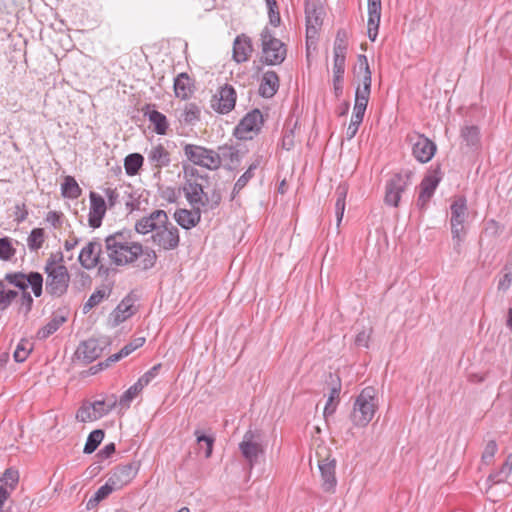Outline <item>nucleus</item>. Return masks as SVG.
I'll list each match as a JSON object with an SVG mask.
<instances>
[{"label": "nucleus", "instance_id": "423d86ee", "mask_svg": "<svg viewBox=\"0 0 512 512\" xmlns=\"http://www.w3.org/2000/svg\"><path fill=\"white\" fill-rule=\"evenodd\" d=\"M261 42L263 59L267 65H279L285 60L287 54L285 44L275 38L268 29L261 33Z\"/></svg>", "mask_w": 512, "mask_h": 512}, {"label": "nucleus", "instance_id": "5fc2aeb1", "mask_svg": "<svg viewBox=\"0 0 512 512\" xmlns=\"http://www.w3.org/2000/svg\"><path fill=\"white\" fill-rule=\"evenodd\" d=\"M200 117V109L194 103H188L185 106V109L181 115L182 120L185 123L191 124L197 121Z\"/></svg>", "mask_w": 512, "mask_h": 512}, {"label": "nucleus", "instance_id": "603ef678", "mask_svg": "<svg viewBox=\"0 0 512 512\" xmlns=\"http://www.w3.org/2000/svg\"><path fill=\"white\" fill-rule=\"evenodd\" d=\"M64 267L66 266L64 265V256L62 252L51 253L45 262L44 272Z\"/></svg>", "mask_w": 512, "mask_h": 512}, {"label": "nucleus", "instance_id": "bf43d9fd", "mask_svg": "<svg viewBox=\"0 0 512 512\" xmlns=\"http://www.w3.org/2000/svg\"><path fill=\"white\" fill-rule=\"evenodd\" d=\"M162 365L160 363L151 367L147 372H145L137 381L139 385L143 388L146 387L156 376L159 374Z\"/></svg>", "mask_w": 512, "mask_h": 512}, {"label": "nucleus", "instance_id": "4d7b16f0", "mask_svg": "<svg viewBox=\"0 0 512 512\" xmlns=\"http://www.w3.org/2000/svg\"><path fill=\"white\" fill-rule=\"evenodd\" d=\"M334 59H340V61L346 60L347 41L340 39V34L336 35L334 42Z\"/></svg>", "mask_w": 512, "mask_h": 512}, {"label": "nucleus", "instance_id": "5701e85b", "mask_svg": "<svg viewBox=\"0 0 512 512\" xmlns=\"http://www.w3.org/2000/svg\"><path fill=\"white\" fill-rule=\"evenodd\" d=\"M103 353V346L99 340L90 338L80 343L76 350V357L85 364L92 363Z\"/></svg>", "mask_w": 512, "mask_h": 512}, {"label": "nucleus", "instance_id": "774afa93", "mask_svg": "<svg viewBox=\"0 0 512 512\" xmlns=\"http://www.w3.org/2000/svg\"><path fill=\"white\" fill-rule=\"evenodd\" d=\"M105 196L107 198V206L109 208H113L117 203H118V200H119V193L117 191V189L115 188H107L105 189Z\"/></svg>", "mask_w": 512, "mask_h": 512}, {"label": "nucleus", "instance_id": "13d9d810", "mask_svg": "<svg viewBox=\"0 0 512 512\" xmlns=\"http://www.w3.org/2000/svg\"><path fill=\"white\" fill-rule=\"evenodd\" d=\"M124 357H127V355L123 354V349H121L119 352L109 356L105 362H101L95 366H92L90 371L92 374H96L99 370L107 368L111 363H115Z\"/></svg>", "mask_w": 512, "mask_h": 512}, {"label": "nucleus", "instance_id": "de8ad7c7", "mask_svg": "<svg viewBox=\"0 0 512 512\" xmlns=\"http://www.w3.org/2000/svg\"><path fill=\"white\" fill-rule=\"evenodd\" d=\"M452 232V240H453V251L456 255L455 259L461 257V255L465 252V239L467 230H451Z\"/></svg>", "mask_w": 512, "mask_h": 512}, {"label": "nucleus", "instance_id": "412c9836", "mask_svg": "<svg viewBox=\"0 0 512 512\" xmlns=\"http://www.w3.org/2000/svg\"><path fill=\"white\" fill-rule=\"evenodd\" d=\"M450 211L452 214L450 218L451 230H467L465 225L468 217L466 198L463 196L455 198L450 205Z\"/></svg>", "mask_w": 512, "mask_h": 512}, {"label": "nucleus", "instance_id": "7c9ffc66", "mask_svg": "<svg viewBox=\"0 0 512 512\" xmlns=\"http://www.w3.org/2000/svg\"><path fill=\"white\" fill-rule=\"evenodd\" d=\"M279 88V77L274 71H267L263 74L260 86L259 94L264 98L273 97Z\"/></svg>", "mask_w": 512, "mask_h": 512}, {"label": "nucleus", "instance_id": "bb28decb", "mask_svg": "<svg viewBox=\"0 0 512 512\" xmlns=\"http://www.w3.org/2000/svg\"><path fill=\"white\" fill-rule=\"evenodd\" d=\"M381 18V0H368V37L375 41Z\"/></svg>", "mask_w": 512, "mask_h": 512}, {"label": "nucleus", "instance_id": "864d4df0", "mask_svg": "<svg viewBox=\"0 0 512 512\" xmlns=\"http://www.w3.org/2000/svg\"><path fill=\"white\" fill-rule=\"evenodd\" d=\"M16 253L15 248L8 237L0 238V259L3 261L11 260Z\"/></svg>", "mask_w": 512, "mask_h": 512}, {"label": "nucleus", "instance_id": "c85d7f7f", "mask_svg": "<svg viewBox=\"0 0 512 512\" xmlns=\"http://www.w3.org/2000/svg\"><path fill=\"white\" fill-rule=\"evenodd\" d=\"M174 218L178 225L189 230L200 222V208H193V210L177 209L174 213Z\"/></svg>", "mask_w": 512, "mask_h": 512}, {"label": "nucleus", "instance_id": "0e129e2a", "mask_svg": "<svg viewBox=\"0 0 512 512\" xmlns=\"http://www.w3.org/2000/svg\"><path fill=\"white\" fill-rule=\"evenodd\" d=\"M145 337H136L126 344L123 349V354L130 355L136 349L142 347L145 343Z\"/></svg>", "mask_w": 512, "mask_h": 512}, {"label": "nucleus", "instance_id": "09e8293b", "mask_svg": "<svg viewBox=\"0 0 512 512\" xmlns=\"http://www.w3.org/2000/svg\"><path fill=\"white\" fill-rule=\"evenodd\" d=\"M512 284V259L509 260L501 271V277L498 282V290L506 292Z\"/></svg>", "mask_w": 512, "mask_h": 512}, {"label": "nucleus", "instance_id": "39448f33", "mask_svg": "<svg viewBox=\"0 0 512 512\" xmlns=\"http://www.w3.org/2000/svg\"><path fill=\"white\" fill-rule=\"evenodd\" d=\"M183 151L186 158L194 165L208 170H217L220 168L217 151L213 149L196 144H185Z\"/></svg>", "mask_w": 512, "mask_h": 512}, {"label": "nucleus", "instance_id": "473e14b6", "mask_svg": "<svg viewBox=\"0 0 512 512\" xmlns=\"http://www.w3.org/2000/svg\"><path fill=\"white\" fill-rule=\"evenodd\" d=\"M134 314L133 303L129 297L124 298L111 313L115 326L126 321Z\"/></svg>", "mask_w": 512, "mask_h": 512}, {"label": "nucleus", "instance_id": "f3484780", "mask_svg": "<svg viewBox=\"0 0 512 512\" xmlns=\"http://www.w3.org/2000/svg\"><path fill=\"white\" fill-rule=\"evenodd\" d=\"M236 103V91L229 85L222 86L212 100V108L221 114L229 113Z\"/></svg>", "mask_w": 512, "mask_h": 512}, {"label": "nucleus", "instance_id": "c9c22d12", "mask_svg": "<svg viewBox=\"0 0 512 512\" xmlns=\"http://www.w3.org/2000/svg\"><path fill=\"white\" fill-rule=\"evenodd\" d=\"M345 72V61L334 59L333 63V89L336 97L343 93V77Z\"/></svg>", "mask_w": 512, "mask_h": 512}, {"label": "nucleus", "instance_id": "6ab92c4d", "mask_svg": "<svg viewBox=\"0 0 512 512\" xmlns=\"http://www.w3.org/2000/svg\"><path fill=\"white\" fill-rule=\"evenodd\" d=\"M186 199L193 208L209 205V198L203 190V185L197 179H188L183 187Z\"/></svg>", "mask_w": 512, "mask_h": 512}, {"label": "nucleus", "instance_id": "ea45409f", "mask_svg": "<svg viewBox=\"0 0 512 512\" xmlns=\"http://www.w3.org/2000/svg\"><path fill=\"white\" fill-rule=\"evenodd\" d=\"M512 472V453L506 457L505 462L501 466L500 470L496 473L490 474L488 481L493 484L501 483L506 481Z\"/></svg>", "mask_w": 512, "mask_h": 512}, {"label": "nucleus", "instance_id": "b1692460", "mask_svg": "<svg viewBox=\"0 0 512 512\" xmlns=\"http://www.w3.org/2000/svg\"><path fill=\"white\" fill-rule=\"evenodd\" d=\"M305 14L307 23V36L316 34L317 28L323 22V8L316 1H306Z\"/></svg>", "mask_w": 512, "mask_h": 512}, {"label": "nucleus", "instance_id": "3c124183", "mask_svg": "<svg viewBox=\"0 0 512 512\" xmlns=\"http://www.w3.org/2000/svg\"><path fill=\"white\" fill-rule=\"evenodd\" d=\"M143 390V387L139 385L137 381L131 387L126 390L119 399V404L123 407H129L131 401Z\"/></svg>", "mask_w": 512, "mask_h": 512}, {"label": "nucleus", "instance_id": "c756f323", "mask_svg": "<svg viewBox=\"0 0 512 512\" xmlns=\"http://www.w3.org/2000/svg\"><path fill=\"white\" fill-rule=\"evenodd\" d=\"M263 156L256 155L247 170L238 178L234 184L232 196L233 198L248 184V182L254 177L255 171L262 165Z\"/></svg>", "mask_w": 512, "mask_h": 512}, {"label": "nucleus", "instance_id": "393cba45", "mask_svg": "<svg viewBox=\"0 0 512 512\" xmlns=\"http://www.w3.org/2000/svg\"><path fill=\"white\" fill-rule=\"evenodd\" d=\"M220 166L224 162V166L228 170H235L239 167L242 159L240 150L232 145H222L217 151Z\"/></svg>", "mask_w": 512, "mask_h": 512}, {"label": "nucleus", "instance_id": "dca6fc26", "mask_svg": "<svg viewBox=\"0 0 512 512\" xmlns=\"http://www.w3.org/2000/svg\"><path fill=\"white\" fill-rule=\"evenodd\" d=\"M168 224V215L164 210H154L148 216H144L135 223V230L139 234L157 232L162 226Z\"/></svg>", "mask_w": 512, "mask_h": 512}, {"label": "nucleus", "instance_id": "4be33fe9", "mask_svg": "<svg viewBox=\"0 0 512 512\" xmlns=\"http://www.w3.org/2000/svg\"><path fill=\"white\" fill-rule=\"evenodd\" d=\"M90 207L88 215V223L92 228H99L102 224V220L105 216L107 205L104 198L95 193L90 192Z\"/></svg>", "mask_w": 512, "mask_h": 512}, {"label": "nucleus", "instance_id": "58836bf2", "mask_svg": "<svg viewBox=\"0 0 512 512\" xmlns=\"http://www.w3.org/2000/svg\"><path fill=\"white\" fill-rule=\"evenodd\" d=\"M144 163V157L139 153H132L125 157L124 168L128 176H135L139 173Z\"/></svg>", "mask_w": 512, "mask_h": 512}, {"label": "nucleus", "instance_id": "cd10ccee", "mask_svg": "<svg viewBox=\"0 0 512 512\" xmlns=\"http://www.w3.org/2000/svg\"><path fill=\"white\" fill-rule=\"evenodd\" d=\"M147 158L152 166L157 169V173H160L162 168L168 167L171 163L170 152L162 144L152 146L147 153Z\"/></svg>", "mask_w": 512, "mask_h": 512}, {"label": "nucleus", "instance_id": "4c0bfd02", "mask_svg": "<svg viewBox=\"0 0 512 512\" xmlns=\"http://www.w3.org/2000/svg\"><path fill=\"white\" fill-rule=\"evenodd\" d=\"M82 193V189L72 176H66L61 185V194L64 198L77 199Z\"/></svg>", "mask_w": 512, "mask_h": 512}, {"label": "nucleus", "instance_id": "f8f14e48", "mask_svg": "<svg viewBox=\"0 0 512 512\" xmlns=\"http://www.w3.org/2000/svg\"><path fill=\"white\" fill-rule=\"evenodd\" d=\"M442 179L439 170L429 172L421 181L419 185V195L417 198V206L420 209H426L427 205L435 193L437 186Z\"/></svg>", "mask_w": 512, "mask_h": 512}, {"label": "nucleus", "instance_id": "49530a36", "mask_svg": "<svg viewBox=\"0 0 512 512\" xmlns=\"http://www.w3.org/2000/svg\"><path fill=\"white\" fill-rule=\"evenodd\" d=\"M33 350V344L28 339H21L16 346L13 357L16 362H24Z\"/></svg>", "mask_w": 512, "mask_h": 512}, {"label": "nucleus", "instance_id": "72a5a7b5", "mask_svg": "<svg viewBox=\"0 0 512 512\" xmlns=\"http://www.w3.org/2000/svg\"><path fill=\"white\" fill-rule=\"evenodd\" d=\"M176 97L186 100L192 94V80L187 73H180L174 80Z\"/></svg>", "mask_w": 512, "mask_h": 512}, {"label": "nucleus", "instance_id": "680f3d73", "mask_svg": "<svg viewBox=\"0 0 512 512\" xmlns=\"http://www.w3.org/2000/svg\"><path fill=\"white\" fill-rule=\"evenodd\" d=\"M497 449V443L494 440L488 441L482 454V460L485 463H490L495 456Z\"/></svg>", "mask_w": 512, "mask_h": 512}, {"label": "nucleus", "instance_id": "a211bd4d", "mask_svg": "<svg viewBox=\"0 0 512 512\" xmlns=\"http://www.w3.org/2000/svg\"><path fill=\"white\" fill-rule=\"evenodd\" d=\"M322 489L327 493H334L337 486L336 478V460L334 458H325L319 461L318 464Z\"/></svg>", "mask_w": 512, "mask_h": 512}, {"label": "nucleus", "instance_id": "6e6552de", "mask_svg": "<svg viewBox=\"0 0 512 512\" xmlns=\"http://www.w3.org/2000/svg\"><path fill=\"white\" fill-rule=\"evenodd\" d=\"M264 123L259 109L248 112L235 127L234 135L240 140H251L258 135Z\"/></svg>", "mask_w": 512, "mask_h": 512}, {"label": "nucleus", "instance_id": "f03ea898", "mask_svg": "<svg viewBox=\"0 0 512 512\" xmlns=\"http://www.w3.org/2000/svg\"><path fill=\"white\" fill-rule=\"evenodd\" d=\"M4 281L21 290L20 310L23 311L24 315H28L32 310L34 300L27 289L31 287L34 296L40 297L43 293L44 279L42 274L36 271L29 273L9 272L5 274Z\"/></svg>", "mask_w": 512, "mask_h": 512}, {"label": "nucleus", "instance_id": "9b49d317", "mask_svg": "<svg viewBox=\"0 0 512 512\" xmlns=\"http://www.w3.org/2000/svg\"><path fill=\"white\" fill-rule=\"evenodd\" d=\"M411 172L394 174L385 186L384 202L386 205L397 207L399 205L401 195L409 185Z\"/></svg>", "mask_w": 512, "mask_h": 512}, {"label": "nucleus", "instance_id": "9d476101", "mask_svg": "<svg viewBox=\"0 0 512 512\" xmlns=\"http://www.w3.org/2000/svg\"><path fill=\"white\" fill-rule=\"evenodd\" d=\"M46 274L45 289L52 297H62L67 293L70 284V274L67 267L53 269Z\"/></svg>", "mask_w": 512, "mask_h": 512}, {"label": "nucleus", "instance_id": "a18cd8bd", "mask_svg": "<svg viewBox=\"0 0 512 512\" xmlns=\"http://www.w3.org/2000/svg\"><path fill=\"white\" fill-rule=\"evenodd\" d=\"M19 481V472L17 469L10 467L5 470L0 478V485L8 492L13 490Z\"/></svg>", "mask_w": 512, "mask_h": 512}, {"label": "nucleus", "instance_id": "052dcab7", "mask_svg": "<svg viewBox=\"0 0 512 512\" xmlns=\"http://www.w3.org/2000/svg\"><path fill=\"white\" fill-rule=\"evenodd\" d=\"M194 435L196 436L198 444H201L202 442L205 443V445H206L205 457L206 458L211 457L212 452H213V445L215 442L214 437L203 435L200 433L199 430H195Z\"/></svg>", "mask_w": 512, "mask_h": 512}, {"label": "nucleus", "instance_id": "7ed1b4c3", "mask_svg": "<svg viewBox=\"0 0 512 512\" xmlns=\"http://www.w3.org/2000/svg\"><path fill=\"white\" fill-rule=\"evenodd\" d=\"M377 409L376 389L372 386L365 387L354 401L351 421L357 427H365L371 422Z\"/></svg>", "mask_w": 512, "mask_h": 512}, {"label": "nucleus", "instance_id": "a878e982", "mask_svg": "<svg viewBox=\"0 0 512 512\" xmlns=\"http://www.w3.org/2000/svg\"><path fill=\"white\" fill-rule=\"evenodd\" d=\"M253 52L251 39L245 34L238 35L233 43L232 58L237 63H243L249 60Z\"/></svg>", "mask_w": 512, "mask_h": 512}, {"label": "nucleus", "instance_id": "aec40b11", "mask_svg": "<svg viewBox=\"0 0 512 512\" xmlns=\"http://www.w3.org/2000/svg\"><path fill=\"white\" fill-rule=\"evenodd\" d=\"M102 245L98 241H90L80 251L78 260L81 266L91 270L101 264Z\"/></svg>", "mask_w": 512, "mask_h": 512}, {"label": "nucleus", "instance_id": "2f4dec72", "mask_svg": "<svg viewBox=\"0 0 512 512\" xmlns=\"http://www.w3.org/2000/svg\"><path fill=\"white\" fill-rule=\"evenodd\" d=\"M144 115L148 118L154 127V131L159 135H165L168 130V121L166 116L153 109L150 105L146 107Z\"/></svg>", "mask_w": 512, "mask_h": 512}, {"label": "nucleus", "instance_id": "0eeeda50", "mask_svg": "<svg viewBox=\"0 0 512 512\" xmlns=\"http://www.w3.org/2000/svg\"><path fill=\"white\" fill-rule=\"evenodd\" d=\"M406 140L411 145L413 157L420 163L429 162L436 152V144L423 134L410 132Z\"/></svg>", "mask_w": 512, "mask_h": 512}, {"label": "nucleus", "instance_id": "a19ab883", "mask_svg": "<svg viewBox=\"0 0 512 512\" xmlns=\"http://www.w3.org/2000/svg\"><path fill=\"white\" fill-rule=\"evenodd\" d=\"M45 242V231L43 228H34L27 238V246L30 251L37 252Z\"/></svg>", "mask_w": 512, "mask_h": 512}, {"label": "nucleus", "instance_id": "e433bc0d", "mask_svg": "<svg viewBox=\"0 0 512 512\" xmlns=\"http://www.w3.org/2000/svg\"><path fill=\"white\" fill-rule=\"evenodd\" d=\"M65 322L66 317L62 315H54L45 326L38 330L37 338L40 340L47 339L50 335L55 333Z\"/></svg>", "mask_w": 512, "mask_h": 512}, {"label": "nucleus", "instance_id": "79ce46f5", "mask_svg": "<svg viewBox=\"0 0 512 512\" xmlns=\"http://www.w3.org/2000/svg\"><path fill=\"white\" fill-rule=\"evenodd\" d=\"M461 136H462V139H463V142H465V144L472 148V149H477L478 146H479V142H480V137H479V129L477 126H466L462 129V132H461Z\"/></svg>", "mask_w": 512, "mask_h": 512}, {"label": "nucleus", "instance_id": "ddd939ff", "mask_svg": "<svg viewBox=\"0 0 512 512\" xmlns=\"http://www.w3.org/2000/svg\"><path fill=\"white\" fill-rule=\"evenodd\" d=\"M139 463L134 461L116 466L110 473L109 480L119 490L129 484L139 471Z\"/></svg>", "mask_w": 512, "mask_h": 512}, {"label": "nucleus", "instance_id": "8fccbe9b", "mask_svg": "<svg viewBox=\"0 0 512 512\" xmlns=\"http://www.w3.org/2000/svg\"><path fill=\"white\" fill-rule=\"evenodd\" d=\"M17 296V291L11 289L7 290L4 281L0 280V310H6Z\"/></svg>", "mask_w": 512, "mask_h": 512}, {"label": "nucleus", "instance_id": "37998d69", "mask_svg": "<svg viewBox=\"0 0 512 512\" xmlns=\"http://www.w3.org/2000/svg\"><path fill=\"white\" fill-rule=\"evenodd\" d=\"M341 391V384L338 383L337 385L333 386L330 389L329 397L326 402V405L324 407V416L328 417L335 413L337 405L339 403V396Z\"/></svg>", "mask_w": 512, "mask_h": 512}, {"label": "nucleus", "instance_id": "69168bd1", "mask_svg": "<svg viewBox=\"0 0 512 512\" xmlns=\"http://www.w3.org/2000/svg\"><path fill=\"white\" fill-rule=\"evenodd\" d=\"M63 214L57 211H49L46 215V221L54 228H60L62 225Z\"/></svg>", "mask_w": 512, "mask_h": 512}, {"label": "nucleus", "instance_id": "e2e57ef3", "mask_svg": "<svg viewBox=\"0 0 512 512\" xmlns=\"http://www.w3.org/2000/svg\"><path fill=\"white\" fill-rule=\"evenodd\" d=\"M115 490L117 489L114 487L113 484H111L110 480L108 479L103 486L98 488V490L94 493V496L101 502Z\"/></svg>", "mask_w": 512, "mask_h": 512}, {"label": "nucleus", "instance_id": "c03bdc74", "mask_svg": "<svg viewBox=\"0 0 512 512\" xmlns=\"http://www.w3.org/2000/svg\"><path fill=\"white\" fill-rule=\"evenodd\" d=\"M105 436V433L102 429H96L90 432V434L87 437L83 452L85 454H91L93 453L100 443L103 441Z\"/></svg>", "mask_w": 512, "mask_h": 512}, {"label": "nucleus", "instance_id": "338daca9", "mask_svg": "<svg viewBox=\"0 0 512 512\" xmlns=\"http://www.w3.org/2000/svg\"><path fill=\"white\" fill-rule=\"evenodd\" d=\"M115 450L116 446L113 442H111L109 444H106L102 449H100L96 456L99 460L102 461L111 457L115 453Z\"/></svg>", "mask_w": 512, "mask_h": 512}, {"label": "nucleus", "instance_id": "1a4fd4ad", "mask_svg": "<svg viewBox=\"0 0 512 512\" xmlns=\"http://www.w3.org/2000/svg\"><path fill=\"white\" fill-rule=\"evenodd\" d=\"M239 450L242 456L248 462L249 467L253 468L254 465L258 462L259 456L264 453L260 434L257 431H253L251 429L246 431L242 441L239 443Z\"/></svg>", "mask_w": 512, "mask_h": 512}, {"label": "nucleus", "instance_id": "2eb2a0df", "mask_svg": "<svg viewBox=\"0 0 512 512\" xmlns=\"http://www.w3.org/2000/svg\"><path fill=\"white\" fill-rule=\"evenodd\" d=\"M358 64L359 68L364 71V74L362 77V85H359L356 89L354 104L367 106L371 93V70L365 55L358 56Z\"/></svg>", "mask_w": 512, "mask_h": 512}, {"label": "nucleus", "instance_id": "20e7f679", "mask_svg": "<svg viewBox=\"0 0 512 512\" xmlns=\"http://www.w3.org/2000/svg\"><path fill=\"white\" fill-rule=\"evenodd\" d=\"M117 405L115 394L102 396L93 402L86 401L78 409L76 419L80 422L96 421L108 415Z\"/></svg>", "mask_w": 512, "mask_h": 512}, {"label": "nucleus", "instance_id": "6e6d98bb", "mask_svg": "<svg viewBox=\"0 0 512 512\" xmlns=\"http://www.w3.org/2000/svg\"><path fill=\"white\" fill-rule=\"evenodd\" d=\"M265 2L268 8L270 24L274 27L279 26L281 18L276 0H265Z\"/></svg>", "mask_w": 512, "mask_h": 512}, {"label": "nucleus", "instance_id": "4468645a", "mask_svg": "<svg viewBox=\"0 0 512 512\" xmlns=\"http://www.w3.org/2000/svg\"><path fill=\"white\" fill-rule=\"evenodd\" d=\"M152 241L164 250H174L180 243L179 230L168 222L152 235Z\"/></svg>", "mask_w": 512, "mask_h": 512}, {"label": "nucleus", "instance_id": "f704fd0d", "mask_svg": "<svg viewBox=\"0 0 512 512\" xmlns=\"http://www.w3.org/2000/svg\"><path fill=\"white\" fill-rule=\"evenodd\" d=\"M348 193V186L346 183H341L337 186L335 195H336V202H335V215L337 220V226L340 225L344 211H345V199Z\"/></svg>", "mask_w": 512, "mask_h": 512}, {"label": "nucleus", "instance_id": "f257e3e1", "mask_svg": "<svg viewBox=\"0 0 512 512\" xmlns=\"http://www.w3.org/2000/svg\"><path fill=\"white\" fill-rule=\"evenodd\" d=\"M105 250L110 263L115 266L135 264L142 271L152 269L157 261L156 252L132 240L129 231H117L105 238Z\"/></svg>", "mask_w": 512, "mask_h": 512}]
</instances>
